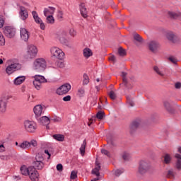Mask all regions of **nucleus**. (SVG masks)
I'll list each match as a JSON object with an SVG mask.
<instances>
[{
	"mask_svg": "<svg viewBox=\"0 0 181 181\" xmlns=\"http://www.w3.org/2000/svg\"><path fill=\"white\" fill-rule=\"evenodd\" d=\"M57 16L58 20L62 21L63 19V18H64V13H63V11H58Z\"/></svg>",
	"mask_w": 181,
	"mask_h": 181,
	"instance_id": "nucleus-52",
	"label": "nucleus"
},
{
	"mask_svg": "<svg viewBox=\"0 0 181 181\" xmlns=\"http://www.w3.org/2000/svg\"><path fill=\"white\" fill-rule=\"evenodd\" d=\"M25 80L26 77L25 76H18L13 80V84L15 86H20L23 84L25 81Z\"/></svg>",
	"mask_w": 181,
	"mask_h": 181,
	"instance_id": "nucleus-20",
	"label": "nucleus"
},
{
	"mask_svg": "<svg viewBox=\"0 0 181 181\" xmlns=\"http://www.w3.org/2000/svg\"><path fill=\"white\" fill-rule=\"evenodd\" d=\"M46 22L47 24L53 25L55 23V19L53 15L46 16Z\"/></svg>",
	"mask_w": 181,
	"mask_h": 181,
	"instance_id": "nucleus-34",
	"label": "nucleus"
},
{
	"mask_svg": "<svg viewBox=\"0 0 181 181\" xmlns=\"http://www.w3.org/2000/svg\"><path fill=\"white\" fill-rule=\"evenodd\" d=\"M77 177H78V175H77V172L76 171H71V176H70V177H71V180H75V179H76L77 178Z\"/></svg>",
	"mask_w": 181,
	"mask_h": 181,
	"instance_id": "nucleus-53",
	"label": "nucleus"
},
{
	"mask_svg": "<svg viewBox=\"0 0 181 181\" xmlns=\"http://www.w3.org/2000/svg\"><path fill=\"white\" fill-rule=\"evenodd\" d=\"M37 25H40V29L42 30H45L46 25H45V23L43 22V21H42L40 23H37Z\"/></svg>",
	"mask_w": 181,
	"mask_h": 181,
	"instance_id": "nucleus-57",
	"label": "nucleus"
},
{
	"mask_svg": "<svg viewBox=\"0 0 181 181\" xmlns=\"http://www.w3.org/2000/svg\"><path fill=\"white\" fill-rule=\"evenodd\" d=\"M12 158V156L11 155H1L0 156V159L1 160H4V161H8L10 160Z\"/></svg>",
	"mask_w": 181,
	"mask_h": 181,
	"instance_id": "nucleus-39",
	"label": "nucleus"
},
{
	"mask_svg": "<svg viewBox=\"0 0 181 181\" xmlns=\"http://www.w3.org/2000/svg\"><path fill=\"white\" fill-rule=\"evenodd\" d=\"M71 100V96L69 95L63 98V101H64V102H69Z\"/></svg>",
	"mask_w": 181,
	"mask_h": 181,
	"instance_id": "nucleus-58",
	"label": "nucleus"
},
{
	"mask_svg": "<svg viewBox=\"0 0 181 181\" xmlns=\"http://www.w3.org/2000/svg\"><path fill=\"white\" fill-rule=\"evenodd\" d=\"M169 60L173 63V64H176L177 62V60L175 59V58L171 57H169Z\"/></svg>",
	"mask_w": 181,
	"mask_h": 181,
	"instance_id": "nucleus-63",
	"label": "nucleus"
},
{
	"mask_svg": "<svg viewBox=\"0 0 181 181\" xmlns=\"http://www.w3.org/2000/svg\"><path fill=\"white\" fill-rule=\"evenodd\" d=\"M83 86H87L90 83V78L89 76H88V74H84L83 76Z\"/></svg>",
	"mask_w": 181,
	"mask_h": 181,
	"instance_id": "nucleus-36",
	"label": "nucleus"
},
{
	"mask_svg": "<svg viewBox=\"0 0 181 181\" xmlns=\"http://www.w3.org/2000/svg\"><path fill=\"white\" fill-rule=\"evenodd\" d=\"M163 105L168 112H170V104L169 101L168 100L164 101Z\"/></svg>",
	"mask_w": 181,
	"mask_h": 181,
	"instance_id": "nucleus-47",
	"label": "nucleus"
},
{
	"mask_svg": "<svg viewBox=\"0 0 181 181\" xmlns=\"http://www.w3.org/2000/svg\"><path fill=\"white\" fill-rule=\"evenodd\" d=\"M168 15L170 18L173 19H177L179 17H181V13H175L173 11H168Z\"/></svg>",
	"mask_w": 181,
	"mask_h": 181,
	"instance_id": "nucleus-29",
	"label": "nucleus"
},
{
	"mask_svg": "<svg viewBox=\"0 0 181 181\" xmlns=\"http://www.w3.org/2000/svg\"><path fill=\"white\" fill-rule=\"evenodd\" d=\"M43 161H44V157H43V156L42 154L36 155L35 162L43 163Z\"/></svg>",
	"mask_w": 181,
	"mask_h": 181,
	"instance_id": "nucleus-40",
	"label": "nucleus"
},
{
	"mask_svg": "<svg viewBox=\"0 0 181 181\" xmlns=\"http://www.w3.org/2000/svg\"><path fill=\"white\" fill-rule=\"evenodd\" d=\"M100 170L101 165H100V163L95 162V168L92 170V174L95 175L96 177H99Z\"/></svg>",
	"mask_w": 181,
	"mask_h": 181,
	"instance_id": "nucleus-21",
	"label": "nucleus"
},
{
	"mask_svg": "<svg viewBox=\"0 0 181 181\" xmlns=\"http://www.w3.org/2000/svg\"><path fill=\"white\" fill-rule=\"evenodd\" d=\"M166 37L168 38V40L171 41L172 42H175V40L176 39V36L172 32L168 33L166 35Z\"/></svg>",
	"mask_w": 181,
	"mask_h": 181,
	"instance_id": "nucleus-33",
	"label": "nucleus"
},
{
	"mask_svg": "<svg viewBox=\"0 0 181 181\" xmlns=\"http://www.w3.org/2000/svg\"><path fill=\"white\" fill-rule=\"evenodd\" d=\"M33 85L36 90H40L42 88V84L47 82V80L44 76L35 75L34 76Z\"/></svg>",
	"mask_w": 181,
	"mask_h": 181,
	"instance_id": "nucleus-6",
	"label": "nucleus"
},
{
	"mask_svg": "<svg viewBox=\"0 0 181 181\" xmlns=\"http://www.w3.org/2000/svg\"><path fill=\"white\" fill-rule=\"evenodd\" d=\"M134 39L139 43L142 42V37H141V35H139V34H134Z\"/></svg>",
	"mask_w": 181,
	"mask_h": 181,
	"instance_id": "nucleus-45",
	"label": "nucleus"
},
{
	"mask_svg": "<svg viewBox=\"0 0 181 181\" xmlns=\"http://www.w3.org/2000/svg\"><path fill=\"white\" fill-rule=\"evenodd\" d=\"M122 173H124V169H117L115 170V175L116 177H119L120 175H122Z\"/></svg>",
	"mask_w": 181,
	"mask_h": 181,
	"instance_id": "nucleus-48",
	"label": "nucleus"
},
{
	"mask_svg": "<svg viewBox=\"0 0 181 181\" xmlns=\"http://www.w3.org/2000/svg\"><path fill=\"white\" fill-rule=\"evenodd\" d=\"M153 70L160 76H165V72L163 71V70L162 69H160L159 67L156 66H154Z\"/></svg>",
	"mask_w": 181,
	"mask_h": 181,
	"instance_id": "nucleus-35",
	"label": "nucleus"
},
{
	"mask_svg": "<svg viewBox=\"0 0 181 181\" xmlns=\"http://www.w3.org/2000/svg\"><path fill=\"white\" fill-rule=\"evenodd\" d=\"M151 168V165H149V162L146 160H141L139 163L138 167V173L141 175H145L149 169Z\"/></svg>",
	"mask_w": 181,
	"mask_h": 181,
	"instance_id": "nucleus-5",
	"label": "nucleus"
},
{
	"mask_svg": "<svg viewBox=\"0 0 181 181\" xmlns=\"http://www.w3.org/2000/svg\"><path fill=\"white\" fill-rule=\"evenodd\" d=\"M49 52L51 54V57L54 59L63 60L65 57V53L63 52L62 49L57 46H53L50 47Z\"/></svg>",
	"mask_w": 181,
	"mask_h": 181,
	"instance_id": "nucleus-2",
	"label": "nucleus"
},
{
	"mask_svg": "<svg viewBox=\"0 0 181 181\" xmlns=\"http://www.w3.org/2000/svg\"><path fill=\"white\" fill-rule=\"evenodd\" d=\"M168 177L170 178H173L174 177V173L172 170H169L168 172Z\"/></svg>",
	"mask_w": 181,
	"mask_h": 181,
	"instance_id": "nucleus-60",
	"label": "nucleus"
},
{
	"mask_svg": "<svg viewBox=\"0 0 181 181\" xmlns=\"http://www.w3.org/2000/svg\"><path fill=\"white\" fill-rule=\"evenodd\" d=\"M122 77L123 83H121L120 86L127 87L128 86V81L127 79V72H122Z\"/></svg>",
	"mask_w": 181,
	"mask_h": 181,
	"instance_id": "nucleus-30",
	"label": "nucleus"
},
{
	"mask_svg": "<svg viewBox=\"0 0 181 181\" xmlns=\"http://www.w3.org/2000/svg\"><path fill=\"white\" fill-rule=\"evenodd\" d=\"M101 153H102L103 155H105V156H106L108 158L111 157V153H110V151H108V150L102 149L101 150Z\"/></svg>",
	"mask_w": 181,
	"mask_h": 181,
	"instance_id": "nucleus-50",
	"label": "nucleus"
},
{
	"mask_svg": "<svg viewBox=\"0 0 181 181\" xmlns=\"http://www.w3.org/2000/svg\"><path fill=\"white\" fill-rule=\"evenodd\" d=\"M32 68L34 71L37 72L45 71L47 69V61L44 58H37L33 63Z\"/></svg>",
	"mask_w": 181,
	"mask_h": 181,
	"instance_id": "nucleus-1",
	"label": "nucleus"
},
{
	"mask_svg": "<svg viewBox=\"0 0 181 181\" xmlns=\"http://www.w3.org/2000/svg\"><path fill=\"white\" fill-rule=\"evenodd\" d=\"M56 8L52 6H48L44 8L43 14L45 17L53 16L55 13Z\"/></svg>",
	"mask_w": 181,
	"mask_h": 181,
	"instance_id": "nucleus-16",
	"label": "nucleus"
},
{
	"mask_svg": "<svg viewBox=\"0 0 181 181\" xmlns=\"http://www.w3.org/2000/svg\"><path fill=\"white\" fill-rule=\"evenodd\" d=\"M52 137L54 139L59 142H64L65 140V136L61 134H54Z\"/></svg>",
	"mask_w": 181,
	"mask_h": 181,
	"instance_id": "nucleus-28",
	"label": "nucleus"
},
{
	"mask_svg": "<svg viewBox=\"0 0 181 181\" xmlns=\"http://www.w3.org/2000/svg\"><path fill=\"white\" fill-rule=\"evenodd\" d=\"M104 117V113L103 112H98L96 114V117L99 119H103V117Z\"/></svg>",
	"mask_w": 181,
	"mask_h": 181,
	"instance_id": "nucleus-56",
	"label": "nucleus"
},
{
	"mask_svg": "<svg viewBox=\"0 0 181 181\" xmlns=\"http://www.w3.org/2000/svg\"><path fill=\"white\" fill-rule=\"evenodd\" d=\"M80 12H81V15L82 16L83 18H88V11H87L85 4H81L80 5Z\"/></svg>",
	"mask_w": 181,
	"mask_h": 181,
	"instance_id": "nucleus-23",
	"label": "nucleus"
},
{
	"mask_svg": "<svg viewBox=\"0 0 181 181\" xmlns=\"http://www.w3.org/2000/svg\"><path fill=\"white\" fill-rule=\"evenodd\" d=\"M83 56L86 59H90L91 57H93V50L90 49L89 47H85L83 49Z\"/></svg>",
	"mask_w": 181,
	"mask_h": 181,
	"instance_id": "nucleus-19",
	"label": "nucleus"
},
{
	"mask_svg": "<svg viewBox=\"0 0 181 181\" xmlns=\"http://www.w3.org/2000/svg\"><path fill=\"white\" fill-rule=\"evenodd\" d=\"M57 170L59 172L63 171V165L61 163H59L57 165Z\"/></svg>",
	"mask_w": 181,
	"mask_h": 181,
	"instance_id": "nucleus-61",
	"label": "nucleus"
},
{
	"mask_svg": "<svg viewBox=\"0 0 181 181\" xmlns=\"http://www.w3.org/2000/svg\"><path fill=\"white\" fill-rule=\"evenodd\" d=\"M32 16L36 24H39L42 21V19L39 16L38 13L35 11H32Z\"/></svg>",
	"mask_w": 181,
	"mask_h": 181,
	"instance_id": "nucleus-25",
	"label": "nucleus"
},
{
	"mask_svg": "<svg viewBox=\"0 0 181 181\" xmlns=\"http://www.w3.org/2000/svg\"><path fill=\"white\" fill-rule=\"evenodd\" d=\"M127 103L130 107H134L135 105V104L134 103V100H132V98H131V96H129V99H127Z\"/></svg>",
	"mask_w": 181,
	"mask_h": 181,
	"instance_id": "nucleus-54",
	"label": "nucleus"
},
{
	"mask_svg": "<svg viewBox=\"0 0 181 181\" xmlns=\"http://www.w3.org/2000/svg\"><path fill=\"white\" fill-rule=\"evenodd\" d=\"M163 158V162L164 164L169 165L171 163L172 157L170 154L165 153Z\"/></svg>",
	"mask_w": 181,
	"mask_h": 181,
	"instance_id": "nucleus-27",
	"label": "nucleus"
},
{
	"mask_svg": "<svg viewBox=\"0 0 181 181\" xmlns=\"http://www.w3.org/2000/svg\"><path fill=\"white\" fill-rule=\"evenodd\" d=\"M86 145H87L86 140L84 139L81 147H80V153L82 156H83L85 155Z\"/></svg>",
	"mask_w": 181,
	"mask_h": 181,
	"instance_id": "nucleus-32",
	"label": "nucleus"
},
{
	"mask_svg": "<svg viewBox=\"0 0 181 181\" xmlns=\"http://www.w3.org/2000/svg\"><path fill=\"white\" fill-rule=\"evenodd\" d=\"M148 47L150 51H151L152 52H156L160 47L159 42L156 41H151L148 44Z\"/></svg>",
	"mask_w": 181,
	"mask_h": 181,
	"instance_id": "nucleus-18",
	"label": "nucleus"
},
{
	"mask_svg": "<svg viewBox=\"0 0 181 181\" xmlns=\"http://www.w3.org/2000/svg\"><path fill=\"white\" fill-rule=\"evenodd\" d=\"M4 144V141H0V153H5L6 151V147Z\"/></svg>",
	"mask_w": 181,
	"mask_h": 181,
	"instance_id": "nucleus-43",
	"label": "nucleus"
},
{
	"mask_svg": "<svg viewBox=\"0 0 181 181\" xmlns=\"http://www.w3.org/2000/svg\"><path fill=\"white\" fill-rule=\"evenodd\" d=\"M175 88H176V89H180V88H181V83H180V82L176 83H175Z\"/></svg>",
	"mask_w": 181,
	"mask_h": 181,
	"instance_id": "nucleus-64",
	"label": "nucleus"
},
{
	"mask_svg": "<svg viewBox=\"0 0 181 181\" xmlns=\"http://www.w3.org/2000/svg\"><path fill=\"white\" fill-rule=\"evenodd\" d=\"M20 35H21V39L24 42H28L30 38L29 32L25 28H21Z\"/></svg>",
	"mask_w": 181,
	"mask_h": 181,
	"instance_id": "nucleus-14",
	"label": "nucleus"
},
{
	"mask_svg": "<svg viewBox=\"0 0 181 181\" xmlns=\"http://www.w3.org/2000/svg\"><path fill=\"white\" fill-rule=\"evenodd\" d=\"M77 95H78L79 97H83V96L85 95V89L83 88H79V89L78 90Z\"/></svg>",
	"mask_w": 181,
	"mask_h": 181,
	"instance_id": "nucleus-49",
	"label": "nucleus"
},
{
	"mask_svg": "<svg viewBox=\"0 0 181 181\" xmlns=\"http://www.w3.org/2000/svg\"><path fill=\"white\" fill-rule=\"evenodd\" d=\"M40 122L42 125H48L50 123V119L47 116H43L40 118Z\"/></svg>",
	"mask_w": 181,
	"mask_h": 181,
	"instance_id": "nucleus-31",
	"label": "nucleus"
},
{
	"mask_svg": "<svg viewBox=\"0 0 181 181\" xmlns=\"http://www.w3.org/2000/svg\"><path fill=\"white\" fill-rule=\"evenodd\" d=\"M10 99V96L8 95H3L0 99V112L5 113L7 109L8 102Z\"/></svg>",
	"mask_w": 181,
	"mask_h": 181,
	"instance_id": "nucleus-9",
	"label": "nucleus"
},
{
	"mask_svg": "<svg viewBox=\"0 0 181 181\" xmlns=\"http://www.w3.org/2000/svg\"><path fill=\"white\" fill-rule=\"evenodd\" d=\"M175 158L176 159H177V162H176V168L178 170H181V155L179 154V153H175Z\"/></svg>",
	"mask_w": 181,
	"mask_h": 181,
	"instance_id": "nucleus-26",
	"label": "nucleus"
},
{
	"mask_svg": "<svg viewBox=\"0 0 181 181\" xmlns=\"http://www.w3.org/2000/svg\"><path fill=\"white\" fill-rule=\"evenodd\" d=\"M122 158L124 160H131V153L128 152H124L122 155Z\"/></svg>",
	"mask_w": 181,
	"mask_h": 181,
	"instance_id": "nucleus-44",
	"label": "nucleus"
},
{
	"mask_svg": "<svg viewBox=\"0 0 181 181\" xmlns=\"http://www.w3.org/2000/svg\"><path fill=\"white\" fill-rule=\"evenodd\" d=\"M31 168V166H26L25 165H22L21 167V173L24 176H28L30 174V169Z\"/></svg>",
	"mask_w": 181,
	"mask_h": 181,
	"instance_id": "nucleus-24",
	"label": "nucleus"
},
{
	"mask_svg": "<svg viewBox=\"0 0 181 181\" xmlns=\"http://www.w3.org/2000/svg\"><path fill=\"white\" fill-rule=\"evenodd\" d=\"M23 127L25 132L28 133H35L37 129V124L34 121L25 120L23 122Z\"/></svg>",
	"mask_w": 181,
	"mask_h": 181,
	"instance_id": "nucleus-4",
	"label": "nucleus"
},
{
	"mask_svg": "<svg viewBox=\"0 0 181 181\" xmlns=\"http://www.w3.org/2000/svg\"><path fill=\"white\" fill-rule=\"evenodd\" d=\"M67 36V32L65 30H61L57 33L55 35V38L59 41L61 44H66L67 39L66 38Z\"/></svg>",
	"mask_w": 181,
	"mask_h": 181,
	"instance_id": "nucleus-12",
	"label": "nucleus"
},
{
	"mask_svg": "<svg viewBox=\"0 0 181 181\" xmlns=\"http://www.w3.org/2000/svg\"><path fill=\"white\" fill-rule=\"evenodd\" d=\"M4 33L6 37L11 39L15 37L16 30L12 26H6L4 28Z\"/></svg>",
	"mask_w": 181,
	"mask_h": 181,
	"instance_id": "nucleus-11",
	"label": "nucleus"
},
{
	"mask_svg": "<svg viewBox=\"0 0 181 181\" xmlns=\"http://www.w3.org/2000/svg\"><path fill=\"white\" fill-rule=\"evenodd\" d=\"M30 148V141H23L21 143H19L18 151L26 150Z\"/></svg>",
	"mask_w": 181,
	"mask_h": 181,
	"instance_id": "nucleus-22",
	"label": "nucleus"
},
{
	"mask_svg": "<svg viewBox=\"0 0 181 181\" xmlns=\"http://www.w3.org/2000/svg\"><path fill=\"white\" fill-rule=\"evenodd\" d=\"M19 8H20V11H19L20 18L23 21H25L29 18V12L28 9L23 6H20Z\"/></svg>",
	"mask_w": 181,
	"mask_h": 181,
	"instance_id": "nucleus-13",
	"label": "nucleus"
},
{
	"mask_svg": "<svg viewBox=\"0 0 181 181\" xmlns=\"http://www.w3.org/2000/svg\"><path fill=\"white\" fill-rule=\"evenodd\" d=\"M5 24V18L4 16L0 15V29H2Z\"/></svg>",
	"mask_w": 181,
	"mask_h": 181,
	"instance_id": "nucleus-46",
	"label": "nucleus"
},
{
	"mask_svg": "<svg viewBox=\"0 0 181 181\" xmlns=\"http://www.w3.org/2000/svg\"><path fill=\"white\" fill-rule=\"evenodd\" d=\"M62 119L60 117H56L51 118V121L54 122H61Z\"/></svg>",
	"mask_w": 181,
	"mask_h": 181,
	"instance_id": "nucleus-59",
	"label": "nucleus"
},
{
	"mask_svg": "<svg viewBox=\"0 0 181 181\" xmlns=\"http://www.w3.org/2000/svg\"><path fill=\"white\" fill-rule=\"evenodd\" d=\"M6 45V39L1 32H0V46Z\"/></svg>",
	"mask_w": 181,
	"mask_h": 181,
	"instance_id": "nucleus-42",
	"label": "nucleus"
},
{
	"mask_svg": "<svg viewBox=\"0 0 181 181\" xmlns=\"http://www.w3.org/2000/svg\"><path fill=\"white\" fill-rule=\"evenodd\" d=\"M108 95L112 100H115L117 99V93L114 90H110L108 93Z\"/></svg>",
	"mask_w": 181,
	"mask_h": 181,
	"instance_id": "nucleus-38",
	"label": "nucleus"
},
{
	"mask_svg": "<svg viewBox=\"0 0 181 181\" xmlns=\"http://www.w3.org/2000/svg\"><path fill=\"white\" fill-rule=\"evenodd\" d=\"M38 54V48L34 45H29L27 47V54L24 56L26 60H32L36 58Z\"/></svg>",
	"mask_w": 181,
	"mask_h": 181,
	"instance_id": "nucleus-3",
	"label": "nucleus"
},
{
	"mask_svg": "<svg viewBox=\"0 0 181 181\" xmlns=\"http://www.w3.org/2000/svg\"><path fill=\"white\" fill-rule=\"evenodd\" d=\"M33 147H37V141L35 139H32L30 141H29V148H30V146Z\"/></svg>",
	"mask_w": 181,
	"mask_h": 181,
	"instance_id": "nucleus-51",
	"label": "nucleus"
},
{
	"mask_svg": "<svg viewBox=\"0 0 181 181\" xmlns=\"http://www.w3.org/2000/svg\"><path fill=\"white\" fill-rule=\"evenodd\" d=\"M69 35L71 37H75L77 35V32L74 29H70L69 30Z\"/></svg>",
	"mask_w": 181,
	"mask_h": 181,
	"instance_id": "nucleus-55",
	"label": "nucleus"
},
{
	"mask_svg": "<svg viewBox=\"0 0 181 181\" xmlns=\"http://www.w3.org/2000/svg\"><path fill=\"white\" fill-rule=\"evenodd\" d=\"M22 68V65L19 63H13L7 66L6 68V73L10 76L13 74L14 72L21 70Z\"/></svg>",
	"mask_w": 181,
	"mask_h": 181,
	"instance_id": "nucleus-7",
	"label": "nucleus"
},
{
	"mask_svg": "<svg viewBox=\"0 0 181 181\" xmlns=\"http://www.w3.org/2000/svg\"><path fill=\"white\" fill-rule=\"evenodd\" d=\"M22 4L23 5V7H25V8H30L31 7L30 4L27 1H23Z\"/></svg>",
	"mask_w": 181,
	"mask_h": 181,
	"instance_id": "nucleus-62",
	"label": "nucleus"
},
{
	"mask_svg": "<svg viewBox=\"0 0 181 181\" xmlns=\"http://www.w3.org/2000/svg\"><path fill=\"white\" fill-rule=\"evenodd\" d=\"M28 176L31 181L40 180V173L34 166H30Z\"/></svg>",
	"mask_w": 181,
	"mask_h": 181,
	"instance_id": "nucleus-10",
	"label": "nucleus"
},
{
	"mask_svg": "<svg viewBox=\"0 0 181 181\" xmlns=\"http://www.w3.org/2000/svg\"><path fill=\"white\" fill-rule=\"evenodd\" d=\"M141 120L134 121L130 126V129H129L130 134H132L135 133V132H136V129H138V128L141 126Z\"/></svg>",
	"mask_w": 181,
	"mask_h": 181,
	"instance_id": "nucleus-15",
	"label": "nucleus"
},
{
	"mask_svg": "<svg viewBox=\"0 0 181 181\" xmlns=\"http://www.w3.org/2000/svg\"><path fill=\"white\" fill-rule=\"evenodd\" d=\"M118 54L120 57H125L127 56V51L122 47H119Z\"/></svg>",
	"mask_w": 181,
	"mask_h": 181,
	"instance_id": "nucleus-41",
	"label": "nucleus"
},
{
	"mask_svg": "<svg viewBox=\"0 0 181 181\" xmlns=\"http://www.w3.org/2000/svg\"><path fill=\"white\" fill-rule=\"evenodd\" d=\"M33 112L36 117H41L43 114V106L42 105H35Z\"/></svg>",
	"mask_w": 181,
	"mask_h": 181,
	"instance_id": "nucleus-17",
	"label": "nucleus"
},
{
	"mask_svg": "<svg viewBox=\"0 0 181 181\" xmlns=\"http://www.w3.org/2000/svg\"><path fill=\"white\" fill-rule=\"evenodd\" d=\"M71 89V85L70 83H64L57 89V94L59 95H63L67 94Z\"/></svg>",
	"mask_w": 181,
	"mask_h": 181,
	"instance_id": "nucleus-8",
	"label": "nucleus"
},
{
	"mask_svg": "<svg viewBox=\"0 0 181 181\" xmlns=\"http://www.w3.org/2000/svg\"><path fill=\"white\" fill-rule=\"evenodd\" d=\"M34 166L37 170L43 169L45 164L43 162H34Z\"/></svg>",
	"mask_w": 181,
	"mask_h": 181,
	"instance_id": "nucleus-37",
	"label": "nucleus"
}]
</instances>
